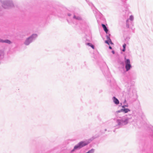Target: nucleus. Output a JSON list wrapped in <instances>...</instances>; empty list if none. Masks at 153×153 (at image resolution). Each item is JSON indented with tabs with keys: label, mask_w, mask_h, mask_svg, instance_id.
Returning a JSON list of instances; mask_svg holds the SVG:
<instances>
[{
	"label": "nucleus",
	"mask_w": 153,
	"mask_h": 153,
	"mask_svg": "<svg viewBox=\"0 0 153 153\" xmlns=\"http://www.w3.org/2000/svg\"><path fill=\"white\" fill-rule=\"evenodd\" d=\"M102 26L105 32L106 33H107V32L108 31V30L107 28L105 25L104 24H102Z\"/></svg>",
	"instance_id": "obj_11"
},
{
	"label": "nucleus",
	"mask_w": 153,
	"mask_h": 153,
	"mask_svg": "<svg viewBox=\"0 0 153 153\" xmlns=\"http://www.w3.org/2000/svg\"><path fill=\"white\" fill-rule=\"evenodd\" d=\"M32 42V41L28 37L26 39L24 42V44L25 45H29Z\"/></svg>",
	"instance_id": "obj_6"
},
{
	"label": "nucleus",
	"mask_w": 153,
	"mask_h": 153,
	"mask_svg": "<svg viewBox=\"0 0 153 153\" xmlns=\"http://www.w3.org/2000/svg\"><path fill=\"white\" fill-rule=\"evenodd\" d=\"M126 44H124L123 45V49L122 51L123 52H124L126 50Z\"/></svg>",
	"instance_id": "obj_17"
},
{
	"label": "nucleus",
	"mask_w": 153,
	"mask_h": 153,
	"mask_svg": "<svg viewBox=\"0 0 153 153\" xmlns=\"http://www.w3.org/2000/svg\"><path fill=\"white\" fill-rule=\"evenodd\" d=\"M122 112L126 113L130 111V110L128 108H122Z\"/></svg>",
	"instance_id": "obj_10"
},
{
	"label": "nucleus",
	"mask_w": 153,
	"mask_h": 153,
	"mask_svg": "<svg viewBox=\"0 0 153 153\" xmlns=\"http://www.w3.org/2000/svg\"><path fill=\"white\" fill-rule=\"evenodd\" d=\"M80 148H81L80 145H79V144L78 143V144H77V145H76L74 146V149L71 150V152H73L75 150H77L78 149H79Z\"/></svg>",
	"instance_id": "obj_8"
},
{
	"label": "nucleus",
	"mask_w": 153,
	"mask_h": 153,
	"mask_svg": "<svg viewBox=\"0 0 153 153\" xmlns=\"http://www.w3.org/2000/svg\"><path fill=\"white\" fill-rule=\"evenodd\" d=\"M0 42L1 43H4V40H3L0 38Z\"/></svg>",
	"instance_id": "obj_21"
},
{
	"label": "nucleus",
	"mask_w": 153,
	"mask_h": 153,
	"mask_svg": "<svg viewBox=\"0 0 153 153\" xmlns=\"http://www.w3.org/2000/svg\"><path fill=\"white\" fill-rule=\"evenodd\" d=\"M105 42V43H106L108 44V45H109V43L108 42V40H106Z\"/></svg>",
	"instance_id": "obj_22"
},
{
	"label": "nucleus",
	"mask_w": 153,
	"mask_h": 153,
	"mask_svg": "<svg viewBox=\"0 0 153 153\" xmlns=\"http://www.w3.org/2000/svg\"><path fill=\"white\" fill-rule=\"evenodd\" d=\"M128 21V19L126 21L127 22Z\"/></svg>",
	"instance_id": "obj_28"
},
{
	"label": "nucleus",
	"mask_w": 153,
	"mask_h": 153,
	"mask_svg": "<svg viewBox=\"0 0 153 153\" xmlns=\"http://www.w3.org/2000/svg\"><path fill=\"white\" fill-rule=\"evenodd\" d=\"M94 150L93 149H92L91 150L88 151L87 153H94Z\"/></svg>",
	"instance_id": "obj_16"
},
{
	"label": "nucleus",
	"mask_w": 153,
	"mask_h": 153,
	"mask_svg": "<svg viewBox=\"0 0 153 153\" xmlns=\"http://www.w3.org/2000/svg\"><path fill=\"white\" fill-rule=\"evenodd\" d=\"M123 1H125L126 0H121Z\"/></svg>",
	"instance_id": "obj_26"
},
{
	"label": "nucleus",
	"mask_w": 153,
	"mask_h": 153,
	"mask_svg": "<svg viewBox=\"0 0 153 153\" xmlns=\"http://www.w3.org/2000/svg\"><path fill=\"white\" fill-rule=\"evenodd\" d=\"M4 53L3 51L0 50V60L3 59L4 57Z\"/></svg>",
	"instance_id": "obj_9"
},
{
	"label": "nucleus",
	"mask_w": 153,
	"mask_h": 153,
	"mask_svg": "<svg viewBox=\"0 0 153 153\" xmlns=\"http://www.w3.org/2000/svg\"><path fill=\"white\" fill-rule=\"evenodd\" d=\"M68 15L69 16H70V14H68Z\"/></svg>",
	"instance_id": "obj_27"
},
{
	"label": "nucleus",
	"mask_w": 153,
	"mask_h": 153,
	"mask_svg": "<svg viewBox=\"0 0 153 153\" xmlns=\"http://www.w3.org/2000/svg\"><path fill=\"white\" fill-rule=\"evenodd\" d=\"M86 45L89 46L91 47L92 49H94V47L93 45H92L91 43H87L86 44Z\"/></svg>",
	"instance_id": "obj_12"
},
{
	"label": "nucleus",
	"mask_w": 153,
	"mask_h": 153,
	"mask_svg": "<svg viewBox=\"0 0 153 153\" xmlns=\"http://www.w3.org/2000/svg\"><path fill=\"white\" fill-rule=\"evenodd\" d=\"M2 7L4 8H9L14 6L12 0H2L1 1Z\"/></svg>",
	"instance_id": "obj_2"
},
{
	"label": "nucleus",
	"mask_w": 153,
	"mask_h": 153,
	"mask_svg": "<svg viewBox=\"0 0 153 153\" xmlns=\"http://www.w3.org/2000/svg\"><path fill=\"white\" fill-rule=\"evenodd\" d=\"M124 62L125 64L126 71H128L132 68L130 60L128 59H126V58H125Z\"/></svg>",
	"instance_id": "obj_3"
},
{
	"label": "nucleus",
	"mask_w": 153,
	"mask_h": 153,
	"mask_svg": "<svg viewBox=\"0 0 153 153\" xmlns=\"http://www.w3.org/2000/svg\"><path fill=\"white\" fill-rule=\"evenodd\" d=\"M4 43H5L8 44H10L11 43V42L10 40L8 39H6L4 40Z\"/></svg>",
	"instance_id": "obj_13"
},
{
	"label": "nucleus",
	"mask_w": 153,
	"mask_h": 153,
	"mask_svg": "<svg viewBox=\"0 0 153 153\" xmlns=\"http://www.w3.org/2000/svg\"><path fill=\"white\" fill-rule=\"evenodd\" d=\"M74 19H77L78 20H81V18L80 16H74Z\"/></svg>",
	"instance_id": "obj_14"
},
{
	"label": "nucleus",
	"mask_w": 153,
	"mask_h": 153,
	"mask_svg": "<svg viewBox=\"0 0 153 153\" xmlns=\"http://www.w3.org/2000/svg\"><path fill=\"white\" fill-rule=\"evenodd\" d=\"M87 153L86 152V153Z\"/></svg>",
	"instance_id": "obj_30"
},
{
	"label": "nucleus",
	"mask_w": 153,
	"mask_h": 153,
	"mask_svg": "<svg viewBox=\"0 0 153 153\" xmlns=\"http://www.w3.org/2000/svg\"><path fill=\"white\" fill-rule=\"evenodd\" d=\"M131 119V115H126L122 117H117L113 124V127L116 128H119L123 126L127 125Z\"/></svg>",
	"instance_id": "obj_1"
},
{
	"label": "nucleus",
	"mask_w": 153,
	"mask_h": 153,
	"mask_svg": "<svg viewBox=\"0 0 153 153\" xmlns=\"http://www.w3.org/2000/svg\"><path fill=\"white\" fill-rule=\"evenodd\" d=\"M112 100L114 103L116 105H118L120 102L119 100L115 97H113L112 98Z\"/></svg>",
	"instance_id": "obj_7"
},
{
	"label": "nucleus",
	"mask_w": 153,
	"mask_h": 153,
	"mask_svg": "<svg viewBox=\"0 0 153 153\" xmlns=\"http://www.w3.org/2000/svg\"><path fill=\"white\" fill-rule=\"evenodd\" d=\"M90 142V140L81 141L79 143L81 148L88 145Z\"/></svg>",
	"instance_id": "obj_4"
},
{
	"label": "nucleus",
	"mask_w": 153,
	"mask_h": 153,
	"mask_svg": "<svg viewBox=\"0 0 153 153\" xmlns=\"http://www.w3.org/2000/svg\"><path fill=\"white\" fill-rule=\"evenodd\" d=\"M128 104H126L125 105H124L122 106V108H126L125 107H128Z\"/></svg>",
	"instance_id": "obj_19"
},
{
	"label": "nucleus",
	"mask_w": 153,
	"mask_h": 153,
	"mask_svg": "<svg viewBox=\"0 0 153 153\" xmlns=\"http://www.w3.org/2000/svg\"><path fill=\"white\" fill-rule=\"evenodd\" d=\"M107 40H108V41H109L111 42V39H110V37L108 36H107Z\"/></svg>",
	"instance_id": "obj_20"
},
{
	"label": "nucleus",
	"mask_w": 153,
	"mask_h": 153,
	"mask_svg": "<svg viewBox=\"0 0 153 153\" xmlns=\"http://www.w3.org/2000/svg\"><path fill=\"white\" fill-rule=\"evenodd\" d=\"M108 42H109V44H112V42H111H111H110V41H108Z\"/></svg>",
	"instance_id": "obj_23"
},
{
	"label": "nucleus",
	"mask_w": 153,
	"mask_h": 153,
	"mask_svg": "<svg viewBox=\"0 0 153 153\" xmlns=\"http://www.w3.org/2000/svg\"><path fill=\"white\" fill-rule=\"evenodd\" d=\"M37 36L38 35L37 34L34 33L32 34L31 36L29 37L32 42L37 38Z\"/></svg>",
	"instance_id": "obj_5"
},
{
	"label": "nucleus",
	"mask_w": 153,
	"mask_h": 153,
	"mask_svg": "<svg viewBox=\"0 0 153 153\" xmlns=\"http://www.w3.org/2000/svg\"><path fill=\"white\" fill-rule=\"evenodd\" d=\"M109 48L110 49H112L111 47L110 46H109Z\"/></svg>",
	"instance_id": "obj_25"
},
{
	"label": "nucleus",
	"mask_w": 153,
	"mask_h": 153,
	"mask_svg": "<svg viewBox=\"0 0 153 153\" xmlns=\"http://www.w3.org/2000/svg\"><path fill=\"white\" fill-rule=\"evenodd\" d=\"M121 112H122V108L120 110H118V111H116L115 112V114H118V113H120Z\"/></svg>",
	"instance_id": "obj_18"
},
{
	"label": "nucleus",
	"mask_w": 153,
	"mask_h": 153,
	"mask_svg": "<svg viewBox=\"0 0 153 153\" xmlns=\"http://www.w3.org/2000/svg\"><path fill=\"white\" fill-rule=\"evenodd\" d=\"M126 102V100H125V101H124V102Z\"/></svg>",
	"instance_id": "obj_29"
},
{
	"label": "nucleus",
	"mask_w": 153,
	"mask_h": 153,
	"mask_svg": "<svg viewBox=\"0 0 153 153\" xmlns=\"http://www.w3.org/2000/svg\"><path fill=\"white\" fill-rule=\"evenodd\" d=\"M112 52L114 54V51H112Z\"/></svg>",
	"instance_id": "obj_24"
},
{
	"label": "nucleus",
	"mask_w": 153,
	"mask_h": 153,
	"mask_svg": "<svg viewBox=\"0 0 153 153\" xmlns=\"http://www.w3.org/2000/svg\"><path fill=\"white\" fill-rule=\"evenodd\" d=\"M134 19V17L133 15H131L129 16V19L130 20L132 21Z\"/></svg>",
	"instance_id": "obj_15"
}]
</instances>
